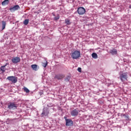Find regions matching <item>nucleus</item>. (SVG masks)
<instances>
[{"mask_svg":"<svg viewBox=\"0 0 131 131\" xmlns=\"http://www.w3.org/2000/svg\"><path fill=\"white\" fill-rule=\"evenodd\" d=\"M128 74L127 72H124V71H120L119 73V78L122 82L124 83L125 81H127L128 78Z\"/></svg>","mask_w":131,"mask_h":131,"instance_id":"nucleus-1","label":"nucleus"},{"mask_svg":"<svg viewBox=\"0 0 131 131\" xmlns=\"http://www.w3.org/2000/svg\"><path fill=\"white\" fill-rule=\"evenodd\" d=\"M71 57L72 59H78L79 58H80V51H74L72 53Z\"/></svg>","mask_w":131,"mask_h":131,"instance_id":"nucleus-2","label":"nucleus"},{"mask_svg":"<svg viewBox=\"0 0 131 131\" xmlns=\"http://www.w3.org/2000/svg\"><path fill=\"white\" fill-rule=\"evenodd\" d=\"M17 107L18 105L16 104V102H9L8 104V108L9 110H11V109H17Z\"/></svg>","mask_w":131,"mask_h":131,"instance_id":"nucleus-3","label":"nucleus"},{"mask_svg":"<svg viewBox=\"0 0 131 131\" xmlns=\"http://www.w3.org/2000/svg\"><path fill=\"white\" fill-rule=\"evenodd\" d=\"M79 112H80V111L78 110V108H75L74 110H72L71 112V115H72L74 117L78 116V114H79Z\"/></svg>","mask_w":131,"mask_h":131,"instance_id":"nucleus-4","label":"nucleus"},{"mask_svg":"<svg viewBox=\"0 0 131 131\" xmlns=\"http://www.w3.org/2000/svg\"><path fill=\"white\" fill-rule=\"evenodd\" d=\"M7 79H8V80H9L10 81H11L12 83H16V82H17V81H18L17 77L15 76H9L7 77Z\"/></svg>","mask_w":131,"mask_h":131,"instance_id":"nucleus-5","label":"nucleus"},{"mask_svg":"<svg viewBox=\"0 0 131 131\" xmlns=\"http://www.w3.org/2000/svg\"><path fill=\"white\" fill-rule=\"evenodd\" d=\"M77 13L79 15H84L85 13V9L83 7H79L77 9Z\"/></svg>","mask_w":131,"mask_h":131,"instance_id":"nucleus-6","label":"nucleus"},{"mask_svg":"<svg viewBox=\"0 0 131 131\" xmlns=\"http://www.w3.org/2000/svg\"><path fill=\"white\" fill-rule=\"evenodd\" d=\"M11 61L13 64H17V63H20L21 58L18 56L14 57L11 59Z\"/></svg>","mask_w":131,"mask_h":131,"instance_id":"nucleus-7","label":"nucleus"},{"mask_svg":"<svg viewBox=\"0 0 131 131\" xmlns=\"http://www.w3.org/2000/svg\"><path fill=\"white\" fill-rule=\"evenodd\" d=\"M64 119H66V125L67 126H71L73 125V121L71 119H67L66 117H64Z\"/></svg>","mask_w":131,"mask_h":131,"instance_id":"nucleus-8","label":"nucleus"},{"mask_svg":"<svg viewBox=\"0 0 131 131\" xmlns=\"http://www.w3.org/2000/svg\"><path fill=\"white\" fill-rule=\"evenodd\" d=\"M64 77H65V75L63 74H58L55 75V78H56V79L60 80L61 79H63Z\"/></svg>","mask_w":131,"mask_h":131,"instance_id":"nucleus-9","label":"nucleus"},{"mask_svg":"<svg viewBox=\"0 0 131 131\" xmlns=\"http://www.w3.org/2000/svg\"><path fill=\"white\" fill-rule=\"evenodd\" d=\"M20 9V6L19 5H15L13 7H11L9 8V10L11 12H15V11H17Z\"/></svg>","mask_w":131,"mask_h":131,"instance_id":"nucleus-10","label":"nucleus"},{"mask_svg":"<svg viewBox=\"0 0 131 131\" xmlns=\"http://www.w3.org/2000/svg\"><path fill=\"white\" fill-rule=\"evenodd\" d=\"M41 115L42 117L43 116H48V115H49V111L48 110L43 109Z\"/></svg>","mask_w":131,"mask_h":131,"instance_id":"nucleus-11","label":"nucleus"},{"mask_svg":"<svg viewBox=\"0 0 131 131\" xmlns=\"http://www.w3.org/2000/svg\"><path fill=\"white\" fill-rule=\"evenodd\" d=\"M9 4H10V1L9 0H5L2 3V6H6L9 5Z\"/></svg>","mask_w":131,"mask_h":131,"instance_id":"nucleus-12","label":"nucleus"},{"mask_svg":"<svg viewBox=\"0 0 131 131\" xmlns=\"http://www.w3.org/2000/svg\"><path fill=\"white\" fill-rule=\"evenodd\" d=\"M112 55H116L117 54V50L116 49H113L110 52Z\"/></svg>","mask_w":131,"mask_h":131,"instance_id":"nucleus-13","label":"nucleus"},{"mask_svg":"<svg viewBox=\"0 0 131 131\" xmlns=\"http://www.w3.org/2000/svg\"><path fill=\"white\" fill-rule=\"evenodd\" d=\"M31 68H32L33 70H34L35 71H37V65L32 64L31 66Z\"/></svg>","mask_w":131,"mask_h":131,"instance_id":"nucleus-14","label":"nucleus"},{"mask_svg":"<svg viewBox=\"0 0 131 131\" xmlns=\"http://www.w3.org/2000/svg\"><path fill=\"white\" fill-rule=\"evenodd\" d=\"M6 70L7 69H6L5 66H1V71H2V73H4L6 72Z\"/></svg>","mask_w":131,"mask_h":131,"instance_id":"nucleus-15","label":"nucleus"},{"mask_svg":"<svg viewBox=\"0 0 131 131\" xmlns=\"http://www.w3.org/2000/svg\"><path fill=\"white\" fill-rule=\"evenodd\" d=\"M7 24L6 23V21H2V30H4L5 28H6V25Z\"/></svg>","mask_w":131,"mask_h":131,"instance_id":"nucleus-16","label":"nucleus"},{"mask_svg":"<svg viewBox=\"0 0 131 131\" xmlns=\"http://www.w3.org/2000/svg\"><path fill=\"white\" fill-rule=\"evenodd\" d=\"M92 58H94V59L98 58V55L96 53H92Z\"/></svg>","mask_w":131,"mask_h":131,"instance_id":"nucleus-17","label":"nucleus"},{"mask_svg":"<svg viewBox=\"0 0 131 131\" xmlns=\"http://www.w3.org/2000/svg\"><path fill=\"white\" fill-rule=\"evenodd\" d=\"M47 66H48V61L47 60H46L45 62L42 63V66H43L44 68H46V67H47Z\"/></svg>","mask_w":131,"mask_h":131,"instance_id":"nucleus-18","label":"nucleus"},{"mask_svg":"<svg viewBox=\"0 0 131 131\" xmlns=\"http://www.w3.org/2000/svg\"><path fill=\"white\" fill-rule=\"evenodd\" d=\"M65 23L67 24V25H70V24H71L70 20H69L68 19H65Z\"/></svg>","mask_w":131,"mask_h":131,"instance_id":"nucleus-19","label":"nucleus"},{"mask_svg":"<svg viewBox=\"0 0 131 131\" xmlns=\"http://www.w3.org/2000/svg\"><path fill=\"white\" fill-rule=\"evenodd\" d=\"M29 23V19H25L24 21V25H28V24Z\"/></svg>","mask_w":131,"mask_h":131,"instance_id":"nucleus-20","label":"nucleus"},{"mask_svg":"<svg viewBox=\"0 0 131 131\" xmlns=\"http://www.w3.org/2000/svg\"><path fill=\"white\" fill-rule=\"evenodd\" d=\"M24 92H25L26 93H29L30 91L28 89H27V88L26 87H24Z\"/></svg>","mask_w":131,"mask_h":131,"instance_id":"nucleus-21","label":"nucleus"},{"mask_svg":"<svg viewBox=\"0 0 131 131\" xmlns=\"http://www.w3.org/2000/svg\"><path fill=\"white\" fill-rule=\"evenodd\" d=\"M65 80H66V81H67V82L69 81V80H70V76L67 77L66 78V79H65Z\"/></svg>","mask_w":131,"mask_h":131,"instance_id":"nucleus-22","label":"nucleus"},{"mask_svg":"<svg viewBox=\"0 0 131 131\" xmlns=\"http://www.w3.org/2000/svg\"><path fill=\"white\" fill-rule=\"evenodd\" d=\"M54 19H55V20H59V19H60V17H59V16L55 17L54 18Z\"/></svg>","mask_w":131,"mask_h":131,"instance_id":"nucleus-23","label":"nucleus"},{"mask_svg":"<svg viewBox=\"0 0 131 131\" xmlns=\"http://www.w3.org/2000/svg\"><path fill=\"white\" fill-rule=\"evenodd\" d=\"M78 72H81V68H78L77 69Z\"/></svg>","mask_w":131,"mask_h":131,"instance_id":"nucleus-24","label":"nucleus"},{"mask_svg":"<svg viewBox=\"0 0 131 131\" xmlns=\"http://www.w3.org/2000/svg\"><path fill=\"white\" fill-rule=\"evenodd\" d=\"M7 65H9V63H6L5 66H5V67L7 66Z\"/></svg>","mask_w":131,"mask_h":131,"instance_id":"nucleus-25","label":"nucleus"}]
</instances>
